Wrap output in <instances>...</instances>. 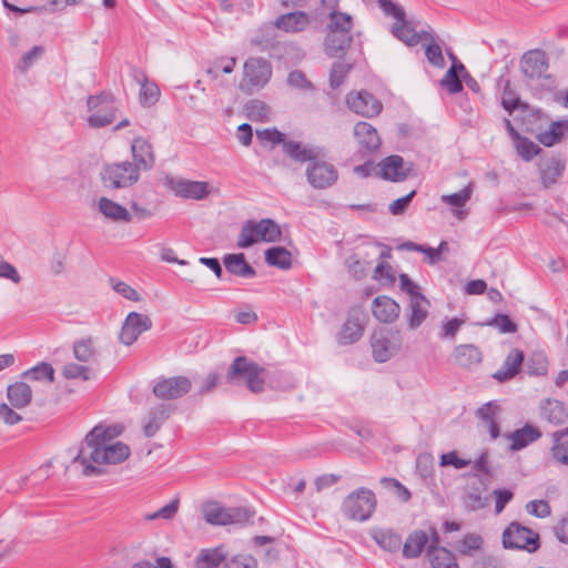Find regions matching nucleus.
I'll return each mask as SVG.
<instances>
[{"mask_svg": "<svg viewBox=\"0 0 568 568\" xmlns=\"http://www.w3.org/2000/svg\"><path fill=\"white\" fill-rule=\"evenodd\" d=\"M192 382L186 376L161 377L153 385V394L163 400L176 399L191 390Z\"/></svg>", "mask_w": 568, "mask_h": 568, "instance_id": "12", "label": "nucleus"}, {"mask_svg": "<svg viewBox=\"0 0 568 568\" xmlns=\"http://www.w3.org/2000/svg\"><path fill=\"white\" fill-rule=\"evenodd\" d=\"M404 160L399 155H389L379 164L382 179L393 182H402L408 176L409 168L404 166Z\"/></svg>", "mask_w": 568, "mask_h": 568, "instance_id": "21", "label": "nucleus"}, {"mask_svg": "<svg viewBox=\"0 0 568 568\" xmlns=\"http://www.w3.org/2000/svg\"><path fill=\"white\" fill-rule=\"evenodd\" d=\"M501 413V407L497 400H490L477 408L475 415L488 430L491 439H497L500 435V427L497 422Z\"/></svg>", "mask_w": 568, "mask_h": 568, "instance_id": "18", "label": "nucleus"}, {"mask_svg": "<svg viewBox=\"0 0 568 568\" xmlns=\"http://www.w3.org/2000/svg\"><path fill=\"white\" fill-rule=\"evenodd\" d=\"M540 180L545 187L555 184L566 168L565 161L559 156H551L539 162Z\"/></svg>", "mask_w": 568, "mask_h": 568, "instance_id": "25", "label": "nucleus"}, {"mask_svg": "<svg viewBox=\"0 0 568 568\" xmlns=\"http://www.w3.org/2000/svg\"><path fill=\"white\" fill-rule=\"evenodd\" d=\"M283 152L293 161L308 164L322 155L323 150L318 146H310L297 141L287 140L283 143Z\"/></svg>", "mask_w": 568, "mask_h": 568, "instance_id": "20", "label": "nucleus"}, {"mask_svg": "<svg viewBox=\"0 0 568 568\" xmlns=\"http://www.w3.org/2000/svg\"><path fill=\"white\" fill-rule=\"evenodd\" d=\"M264 367L247 358L237 356L231 364L226 379L229 383L245 381L247 388L253 393H261L264 389Z\"/></svg>", "mask_w": 568, "mask_h": 568, "instance_id": "4", "label": "nucleus"}, {"mask_svg": "<svg viewBox=\"0 0 568 568\" xmlns=\"http://www.w3.org/2000/svg\"><path fill=\"white\" fill-rule=\"evenodd\" d=\"M503 545L507 549H523L535 552L539 548V535L516 521L503 532Z\"/></svg>", "mask_w": 568, "mask_h": 568, "instance_id": "9", "label": "nucleus"}, {"mask_svg": "<svg viewBox=\"0 0 568 568\" xmlns=\"http://www.w3.org/2000/svg\"><path fill=\"white\" fill-rule=\"evenodd\" d=\"M132 164L140 171H149L155 164V154L152 144L144 138L138 136L131 143Z\"/></svg>", "mask_w": 568, "mask_h": 568, "instance_id": "17", "label": "nucleus"}, {"mask_svg": "<svg viewBox=\"0 0 568 568\" xmlns=\"http://www.w3.org/2000/svg\"><path fill=\"white\" fill-rule=\"evenodd\" d=\"M172 408L168 404H160L150 409L146 420L143 425V432L146 437H152L161 428L162 424L170 417Z\"/></svg>", "mask_w": 568, "mask_h": 568, "instance_id": "29", "label": "nucleus"}, {"mask_svg": "<svg viewBox=\"0 0 568 568\" xmlns=\"http://www.w3.org/2000/svg\"><path fill=\"white\" fill-rule=\"evenodd\" d=\"M550 456L556 463L568 465V440L561 444H552Z\"/></svg>", "mask_w": 568, "mask_h": 568, "instance_id": "64", "label": "nucleus"}, {"mask_svg": "<svg viewBox=\"0 0 568 568\" xmlns=\"http://www.w3.org/2000/svg\"><path fill=\"white\" fill-rule=\"evenodd\" d=\"M377 499L373 490L361 487L349 493L343 500L342 514L356 521H366L374 514Z\"/></svg>", "mask_w": 568, "mask_h": 568, "instance_id": "3", "label": "nucleus"}, {"mask_svg": "<svg viewBox=\"0 0 568 568\" xmlns=\"http://www.w3.org/2000/svg\"><path fill=\"white\" fill-rule=\"evenodd\" d=\"M483 546V538L477 534H467L459 542L457 550L462 555L471 556L473 551L479 550Z\"/></svg>", "mask_w": 568, "mask_h": 568, "instance_id": "52", "label": "nucleus"}, {"mask_svg": "<svg viewBox=\"0 0 568 568\" xmlns=\"http://www.w3.org/2000/svg\"><path fill=\"white\" fill-rule=\"evenodd\" d=\"M62 375L67 379L81 378L82 381H88L91 377V371L87 366L75 363H68L62 369Z\"/></svg>", "mask_w": 568, "mask_h": 568, "instance_id": "53", "label": "nucleus"}, {"mask_svg": "<svg viewBox=\"0 0 568 568\" xmlns=\"http://www.w3.org/2000/svg\"><path fill=\"white\" fill-rule=\"evenodd\" d=\"M392 33L408 47H414L419 43L417 36L416 24L406 17L403 20H397L392 27Z\"/></svg>", "mask_w": 568, "mask_h": 568, "instance_id": "33", "label": "nucleus"}, {"mask_svg": "<svg viewBox=\"0 0 568 568\" xmlns=\"http://www.w3.org/2000/svg\"><path fill=\"white\" fill-rule=\"evenodd\" d=\"M454 357L457 364L463 367L478 365L483 359L480 349L473 344L457 346L454 351Z\"/></svg>", "mask_w": 568, "mask_h": 568, "instance_id": "36", "label": "nucleus"}, {"mask_svg": "<svg viewBox=\"0 0 568 568\" xmlns=\"http://www.w3.org/2000/svg\"><path fill=\"white\" fill-rule=\"evenodd\" d=\"M166 186L183 199L201 201L211 193V186L204 181H191L182 178H166Z\"/></svg>", "mask_w": 568, "mask_h": 568, "instance_id": "11", "label": "nucleus"}, {"mask_svg": "<svg viewBox=\"0 0 568 568\" xmlns=\"http://www.w3.org/2000/svg\"><path fill=\"white\" fill-rule=\"evenodd\" d=\"M354 136L359 146L367 152H374L381 146V138L376 129L367 122H358L354 126Z\"/></svg>", "mask_w": 568, "mask_h": 568, "instance_id": "24", "label": "nucleus"}, {"mask_svg": "<svg viewBox=\"0 0 568 568\" xmlns=\"http://www.w3.org/2000/svg\"><path fill=\"white\" fill-rule=\"evenodd\" d=\"M374 317L382 323L394 322L400 313V306L388 296H377L372 304Z\"/></svg>", "mask_w": 568, "mask_h": 568, "instance_id": "23", "label": "nucleus"}, {"mask_svg": "<svg viewBox=\"0 0 568 568\" xmlns=\"http://www.w3.org/2000/svg\"><path fill=\"white\" fill-rule=\"evenodd\" d=\"M566 132H568V121H555L550 124L548 130L540 132L537 138L545 146H552L560 142Z\"/></svg>", "mask_w": 568, "mask_h": 568, "instance_id": "40", "label": "nucleus"}, {"mask_svg": "<svg viewBox=\"0 0 568 568\" xmlns=\"http://www.w3.org/2000/svg\"><path fill=\"white\" fill-rule=\"evenodd\" d=\"M429 302L426 300V297L420 295H415L409 300V310L410 315L408 320L409 327L412 329L417 328L422 325V323L426 320L428 315V307Z\"/></svg>", "mask_w": 568, "mask_h": 568, "instance_id": "34", "label": "nucleus"}, {"mask_svg": "<svg viewBox=\"0 0 568 568\" xmlns=\"http://www.w3.org/2000/svg\"><path fill=\"white\" fill-rule=\"evenodd\" d=\"M7 397L13 408L27 407L32 399V389L24 382H17L7 388Z\"/></svg>", "mask_w": 568, "mask_h": 568, "instance_id": "31", "label": "nucleus"}, {"mask_svg": "<svg viewBox=\"0 0 568 568\" xmlns=\"http://www.w3.org/2000/svg\"><path fill=\"white\" fill-rule=\"evenodd\" d=\"M226 271L233 275L252 278L256 275L255 270L246 262L244 254H226L223 258Z\"/></svg>", "mask_w": 568, "mask_h": 568, "instance_id": "30", "label": "nucleus"}, {"mask_svg": "<svg viewBox=\"0 0 568 568\" xmlns=\"http://www.w3.org/2000/svg\"><path fill=\"white\" fill-rule=\"evenodd\" d=\"M548 361L541 353L531 354L526 363V368L529 375L542 376L547 373Z\"/></svg>", "mask_w": 568, "mask_h": 568, "instance_id": "49", "label": "nucleus"}, {"mask_svg": "<svg viewBox=\"0 0 568 568\" xmlns=\"http://www.w3.org/2000/svg\"><path fill=\"white\" fill-rule=\"evenodd\" d=\"M425 55L428 62L436 68L445 67V59L440 45L436 41L429 42L425 48Z\"/></svg>", "mask_w": 568, "mask_h": 568, "instance_id": "56", "label": "nucleus"}, {"mask_svg": "<svg viewBox=\"0 0 568 568\" xmlns=\"http://www.w3.org/2000/svg\"><path fill=\"white\" fill-rule=\"evenodd\" d=\"M222 568H257V560L250 555H236L225 561Z\"/></svg>", "mask_w": 568, "mask_h": 568, "instance_id": "58", "label": "nucleus"}, {"mask_svg": "<svg viewBox=\"0 0 568 568\" xmlns=\"http://www.w3.org/2000/svg\"><path fill=\"white\" fill-rule=\"evenodd\" d=\"M373 277L383 284H393L395 282L393 268L387 263H379L374 270Z\"/></svg>", "mask_w": 568, "mask_h": 568, "instance_id": "63", "label": "nucleus"}, {"mask_svg": "<svg viewBox=\"0 0 568 568\" xmlns=\"http://www.w3.org/2000/svg\"><path fill=\"white\" fill-rule=\"evenodd\" d=\"M87 104L92 112L88 118L91 128H104L114 121L118 106L111 93L102 92L99 95H90Z\"/></svg>", "mask_w": 568, "mask_h": 568, "instance_id": "7", "label": "nucleus"}, {"mask_svg": "<svg viewBox=\"0 0 568 568\" xmlns=\"http://www.w3.org/2000/svg\"><path fill=\"white\" fill-rule=\"evenodd\" d=\"M112 288L124 298L133 302L140 301V294L129 284L122 281H115L114 278L110 280Z\"/></svg>", "mask_w": 568, "mask_h": 568, "instance_id": "59", "label": "nucleus"}, {"mask_svg": "<svg viewBox=\"0 0 568 568\" xmlns=\"http://www.w3.org/2000/svg\"><path fill=\"white\" fill-rule=\"evenodd\" d=\"M505 437L511 442L509 446L510 450L517 452L540 438L541 433L537 427L526 424L523 428L516 429L510 434H506Z\"/></svg>", "mask_w": 568, "mask_h": 568, "instance_id": "26", "label": "nucleus"}, {"mask_svg": "<svg viewBox=\"0 0 568 568\" xmlns=\"http://www.w3.org/2000/svg\"><path fill=\"white\" fill-rule=\"evenodd\" d=\"M329 23L327 24L328 31L334 32H348L351 33L353 29V19L352 16L341 11H331L329 14Z\"/></svg>", "mask_w": 568, "mask_h": 568, "instance_id": "43", "label": "nucleus"}, {"mask_svg": "<svg viewBox=\"0 0 568 568\" xmlns=\"http://www.w3.org/2000/svg\"><path fill=\"white\" fill-rule=\"evenodd\" d=\"M348 272L357 280L366 276L369 263L359 258L358 255L353 254L345 260Z\"/></svg>", "mask_w": 568, "mask_h": 568, "instance_id": "51", "label": "nucleus"}, {"mask_svg": "<svg viewBox=\"0 0 568 568\" xmlns=\"http://www.w3.org/2000/svg\"><path fill=\"white\" fill-rule=\"evenodd\" d=\"M372 538L382 549L389 552H395L402 547L400 536L392 529H374L372 531Z\"/></svg>", "mask_w": 568, "mask_h": 568, "instance_id": "37", "label": "nucleus"}, {"mask_svg": "<svg viewBox=\"0 0 568 568\" xmlns=\"http://www.w3.org/2000/svg\"><path fill=\"white\" fill-rule=\"evenodd\" d=\"M235 64V58L220 59L214 63L213 67L206 69V73L215 79L217 77L219 71H222L224 73H232Z\"/></svg>", "mask_w": 568, "mask_h": 568, "instance_id": "61", "label": "nucleus"}, {"mask_svg": "<svg viewBox=\"0 0 568 568\" xmlns=\"http://www.w3.org/2000/svg\"><path fill=\"white\" fill-rule=\"evenodd\" d=\"M352 41L353 37L348 32L328 31L324 41L325 53L328 57H339L351 47Z\"/></svg>", "mask_w": 568, "mask_h": 568, "instance_id": "28", "label": "nucleus"}, {"mask_svg": "<svg viewBox=\"0 0 568 568\" xmlns=\"http://www.w3.org/2000/svg\"><path fill=\"white\" fill-rule=\"evenodd\" d=\"M281 236L280 226L271 219L248 221L242 226L236 244L240 248H247L257 242H277Z\"/></svg>", "mask_w": 568, "mask_h": 568, "instance_id": "5", "label": "nucleus"}, {"mask_svg": "<svg viewBox=\"0 0 568 568\" xmlns=\"http://www.w3.org/2000/svg\"><path fill=\"white\" fill-rule=\"evenodd\" d=\"M140 179L136 166L132 162L123 161L106 164L101 172V180L105 187L111 190L126 189Z\"/></svg>", "mask_w": 568, "mask_h": 568, "instance_id": "6", "label": "nucleus"}, {"mask_svg": "<svg viewBox=\"0 0 568 568\" xmlns=\"http://www.w3.org/2000/svg\"><path fill=\"white\" fill-rule=\"evenodd\" d=\"M178 509H179V499H173L172 501H170L168 505L161 507L155 513L148 514L145 516V519L146 520H155L159 518L172 519L176 515Z\"/></svg>", "mask_w": 568, "mask_h": 568, "instance_id": "57", "label": "nucleus"}, {"mask_svg": "<svg viewBox=\"0 0 568 568\" xmlns=\"http://www.w3.org/2000/svg\"><path fill=\"white\" fill-rule=\"evenodd\" d=\"M351 69V64L345 63L343 61H336L331 70V87L334 89L338 88L343 83L344 78L346 77Z\"/></svg>", "mask_w": 568, "mask_h": 568, "instance_id": "55", "label": "nucleus"}, {"mask_svg": "<svg viewBox=\"0 0 568 568\" xmlns=\"http://www.w3.org/2000/svg\"><path fill=\"white\" fill-rule=\"evenodd\" d=\"M152 327V321L148 315L136 312H131L125 317L121 333L120 341L126 346L132 345L139 336Z\"/></svg>", "mask_w": 568, "mask_h": 568, "instance_id": "13", "label": "nucleus"}, {"mask_svg": "<svg viewBox=\"0 0 568 568\" xmlns=\"http://www.w3.org/2000/svg\"><path fill=\"white\" fill-rule=\"evenodd\" d=\"M524 359V352L513 348L506 356L503 366L493 374V377L500 383L513 379L519 373Z\"/></svg>", "mask_w": 568, "mask_h": 568, "instance_id": "22", "label": "nucleus"}, {"mask_svg": "<svg viewBox=\"0 0 568 568\" xmlns=\"http://www.w3.org/2000/svg\"><path fill=\"white\" fill-rule=\"evenodd\" d=\"M428 557L433 568H458L455 555L447 548H437Z\"/></svg>", "mask_w": 568, "mask_h": 568, "instance_id": "45", "label": "nucleus"}, {"mask_svg": "<svg viewBox=\"0 0 568 568\" xmlns=\"http://www.w3.org/2000/svg\"><path fill=\"white\" fill-rule=\"evenodd\" d=\"M471 194H473V185H471V183H469L459 192L443 195L442 201L452 206L462 207L470 200Z\"/></svg>", "mask_w": 568, "mask_h": 568, "instance_id": "50", "label": "nucleus"}, {"mask_svg": "<svg viewBox=\"0 0 568 568\" xmlns=\"http://www.w3.org/2000/svg\"><path fill=\"white\" fill-rule=\"evenodd\" d=\"M244 111L251 121L266 122L270 120V108L261 100H250L244 105Z\"/></svg>", "mask_w": 568, "mask_h": 568, "instance_id": "42", "label": "nucleus"}, {"mask_svg": "<svg viewBox=\"0 0 568 568\" xmlns=\"http://www.w3.org/2000/svg\"><path fill=\"white\" fill-rule=\"evenodd\" d=\"M202 514L206 523L211 525L244 524L250 520L251 513L241 507L225 508L216 501L203 505Z\"/></svg>", "mask_w": 568, "mask_h": 568, "instance_id": "8", "label": "nucleus"}, {"mask_svg": "<svg viewBox=\"0 0 568 568\" xmlns=\"http://www.w3.org/2000/svg\"><path fill=\"white\" fill-rule=\"evenodd\" d=\"M135 80L141 83L140 102L142 105H153L160 95V89L155 83H148L144 74L141 73V79L135 75Z\"/></svg>", "mask_w": 568, "mask_h": 568, "instance_id": "44", "label": "nucleus"}, {"mask_svg": "<svg viewBox=\"0 0 568 568\" xmlns=\"http://www.w3.org/2000/svg\"><path fill=\"white\" fill-rule=\"evenodd\" d=\"M99 210L106 219H110L112 221H131V215L129 211L124 206L108 197H101L99 200Z\"/></svg>", "mask_w": 568, "mask_h": 568, "instance_id": "38", "label": "nucleus"}, {"mask_svg": "<svg viewBox=\"0 0 568 568\" xmlns=\"http://www.w3.org/2000/svg\"><path fill=\"white\" fill-rule=\"evenodd\" d=\"M520 68L527 84L540 97L556 90L557 80L554 75L547 73L548 58L544 51L530 50L526 52L521 58Z\"/></svg>", "mask_w": 568, "mask_h": 568, "instance_id": "2", "label": "nucleus"}, {"mask_svg": "<svg viewBox=\"0 0 568 568\" xmlns=\"http://www.w3.org/2000/svg\"><path fill=\"white\" fill-rule=\"evenodd\" d=\"M73 355L82 363H92L97 361L98 352L92 337L80 338L73 344Z\"/></svg>", "mask_w": 568, "mask_h": 568, "instance_id": "41", "label": "nucleus"}, {"mask_svg": "<svg viewBox=\"0 0 568 568\" xmlns=\"http://www.w3.org/2000/svg\"><path fill=\"white\" fill-rule=\"evenodd\" d=\"M265 262L270 266H275L281 270H288L292 266V254L283 246H273L264 253Z\"/></svg>", "mask_w": 568, "mask_h": 568, "instance_id": "39", "label": "nucleus"}, {"mask_svg": "<svg viewBox=\"0 0 568 568\" xmlns=\"http://www.w3.org/2000/svg\"><path fill=\"white\" fill-rule=\"evenodd\" d=\"M542 416L554 425H561L568 419V410L557 399H546L541 406Z\"/></svg>", "mask_w": 568, "mask_h": 568, "instance_id": "35", "label": "nucleus"}, {"mask_svg": "<svg viewBox=\"0 0 568 568\" xmlns=\"http://www.w3.org/2000/svg\"><path fill=\"white\" fill-rule=\"evenodd\" d=\"M0 277L11 281L14 284H19L21 282V276L18 270L9 262H7L2 255L0 254Z\"/></svg>", "mask_w": 568, "mask_h": 568, "instance_id": "62", "label": "nucleus"}, {"mask_svg": "<svg viewBox=\"0 0 568 568\" xmlns=\"http://www.w3.org/2000/svg\"><path fill=\"white\" fill-rule=\"evenodd\" d=\"M122 432L123 427L120 425L94 426L85 435L72 464L82 466V474L91 477L104 473L101 465H116L126 460L131 455L130 447L122 442H112Z\"/></svg>", "mask_w": 568, "mask_h": 568, "instance_id": "1", "label": "nucleus"}, {"mask_svg": "<svg viewBox=\"0 0 568 568\" xmlns=\"http://www.w3.org/2000/svg\"><path fill=\"white\" fill-rule=\"evenodd\" d=\"M515 146L518 152V154L525 160L530 161L535 155H537L539 152H541V149L531 140L525 136H519V139H516Z\"/></svg>", "mask_w": 568, "mask_h": 568, "instance_id": "48", "label": "nucleus"}, {"mask_svg": "<svg viewBox=\"0 0 568 568\" xmlns=\"http://www.w3.org/2000/svg\"><path fill=\"white\" fill-rule=\"evenodd\" d=\"M272 75L271 64L263 58H250L244 63V80L253 88L264 87Z\"/></svg>", "mask_w": 568, "mask_h": 568, "instance_id": "15", "label": "nucleus"}, {"mask_svg": "<svg viewBox=\"0 0 568 568\" xmlns=\"http://www.w3.org/2000/svg\"><path fill=\"white\" fill-rule=\"evenodd\" d=\"M311 24V17L304 11H293L278 16L274 26L287 33L302 32Z\"/></svg>", "mask_w": 568, "mask_h": 568, "instance_id": "19", "label": "nucleus"}, {"mask_svg": "<svg viewBox=\"0 0 568 568\" xmlns=\"http://www.w3.org/2000/svg\"><path fill=\"white\" fill-rule=\"evenodd\" d=\"M227 558V551L223 545L214 548L201 549L194 559L195 568H217Z\"/></svg>", "mask_w": 568, "mask_h": 568, "instance_id": "27", "label": "nucleus"}, {"mask_svg": "<svg viewBox=\"0 0 568 568\" xmlns=\"http://www.w3.org/2000/svg\"><path fill=\"white\" fill-rule=\"evenodd\" d=\"M323 153L318 155L305 170L307 182L317 190L331 187L338 179L337 169L334 164L323 160Z\"/></svg>", "mask_w": 568, "mask_h": 568, "instance_id": "10", "label": "nucleus"}, {"mask_svg": "<svg viewBox=\"0 0 568 568\" xmlns=\"http://www.w3.org/2000/svg\"><path fill=\"white\" fill-rule=\"evenodd\" d=\"M428 535L424 530H414L410 532L403 545V556L405 558H417L427 547Z\"/></svg>", "mask_w": 568, "mask_h": 568, "instance_id": "32", "label": "nucleus"}, {"mask_svg": "<svg viewBox=\"0 0 568 568\" xmlns=\"http://www.w3.org/2000/svg\"><path fill=\"white\" fill-rule=\"evenodd\" d=\"M346 103L352 111L365 118L376 116L383 109L381 101L372 93L364 90L356 93H349L346 97Z\"/></svg>", "mask_w": 568, "mask_h": 568, "instance_id": "14", "label": "nucleus"}, {"mask_svg": "<svg viewBox=\"0 0 568 568\" xmlns=\"http://www.w3.org/2000/svg\"><path fill=\"white\" fill-rule=\"evenodd\" d=\"M372 351L376 362L384 363L392 356L390 342L387 337L375 334L372 337Z\"/></svg>", "mask_w": 568, "mask_h": 568, "instance_id": "46", "label": "nucleus"}, {"mask_svg": "<svg viewBox=\"0 0 568 568\" xmlns=\"http://www.w3.org/2000/svg\"><path fill=\"white\" fill-rule=\"evenodd\" d=\"M22 376L31 381H48L52 383L54 381V369L51 364L42 362L37 366L26 371Z\"/></svg>", "mask_w": 568, "mask_h": 568, "instance_id": "47", "label": "nucleus"}, {"mask_svg": "<svg viewBox=\"0 0 568 568\" xmlns=\"http://www.w3.org/2000/svg\"><path fill=\"white\" fill-rule=\"evenodd\" d=\"M488 325L497 327L504 334L517 332V325L506 314H497Z\"/></svg>", "mask_w": 568, "mask_h": 568, "instance_id": "60", "label": "nucleus"}, {"mask_svg": "<svg viewBox=\"0 0 568 568\" xmlns=\"http://www.w3.org/2000/svg\"><path fill=\"white\" fill-rule=\"evenodd\" d=\"M440 84L448 90L449 93L456 94L463 90V83L455 71V65H452L445 73Z\"/></svg>", "mask_w": 568, "mask_h": 568, "instance_id": "54", "label": "nucleus"}, {"mask_svg": "<svg viewBox=\"0 0 568 568\" xmlns=\"http://www.w3.org/2000/svg\"><path fill=\"white\" fill-rule=\"evenodd\" d=\"M363 332L364 312L359 308H352L338 334V343L342 345L353 344L362 337Z\"/></svg>", "mask_w": 568, "mask_h": 568, "instance_id": "16", "label": "nucleus"}]
</instances>
